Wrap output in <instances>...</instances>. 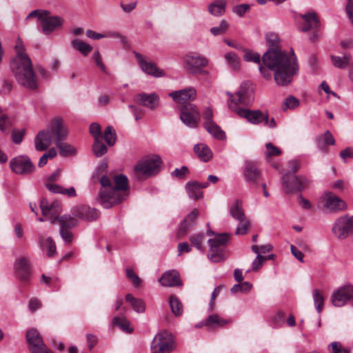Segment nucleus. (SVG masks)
<instances>
[{
	"instance_id": "35",
	"label": "nucleus",
	"mask_w": 353,
	"mask_h": 353,
	"mask_svg": "<svg viewBox=\"0 0 353 353\" xmlns=\"http://www.w3.org/2000/svg\"><path fill=\"white\" fill-rule=\"evenodd\" d=\"M46 186L49 191L53 193L65 194L68 196H74L76 195V191L73 187L66 189L52 183H46Z\"/></svg>"
},
{
	"instance_id": "12",
	"label": "nucleus",
	"mask_w": 353,
	"mask_h": 353,
	"mask_svg": "<svg viewBox=\"0 0 353 353\" xmlns=\"http://www.w3.org/2000/svg\"><path fill=\"white\" fill-rule=\"evenodd\" d=\"M332 232L340 239H344L353 233V215L338 218L333 225Z\"/></svg>"
},
{
	"instance_id": "45",
	"label": "nucleus",
	"mask_w": 353,
	"mask_h": 353,
	"mask_svg": "<svg viewBox=\"0 0 353 353\" xmlns=\"http://www.w3.org/2000/svg\"><path fill=\"white\" fill-rule=\"evenodd\" d=\"M57 145L59 149L60 154L63 157L74 155L77 152V150L75 148H74L72 145L67 143L63 142V141L57 143Z\"/></svg>"
},
{
	"instance_id": "53",
	"label": "nucleus",
	"mask_w": 353,
	"mask_h": 353,
	"mask_svg": "<svg viewBox=\"0 0 353 353\" xmlns=\"http://www.w3.org/2000/svg\"><path fill=\"white\" fill-rule=\"evenodd\" d=\"M228 28V23L225 20H222L219 26L210 28V32L214 36L223 34Z\"/></svg>"
},
{
	"instance_id": "51",
	"label": "nucleus",
	"mask_w": 353,
	"mask_h": 353,
	"mask_svg": "<svg viewBox=\"0 0 353 353\" xmlns=\"http://www.w3.org/2000/svg\"><path fill=\"white\" fill-rule=\"evenodd\" d=\"M327 350L330 353H350L349 348L344 347L340 342L334 341L327 346Z\"/></svg>"
},
{
	"instance_id": "17",
	"label": "nucleus",
	"mask_w": 353,
	"mask_h": 353,
	"mask_svg": "<svg viewBox=\"0 0 353 353\" xmlns=\"http://www.w3.org/2000/svg\"><path fill=\"white\" fill-rule=\"evenodd\" d=\"M26 339L32 353H52L48 349L37 330H28Z\"/></svg>"
},
{
	"instance_id": "25",
	"label": "nucleus",
	"mask_w": 353,
	"mask_h": 353,
	"mask_svg": "<svg viewBox=\"0 0 353 353\" xmlns=\"http://www.w3.org/2000/svg\"><path fill=\"white\" fill-rule=\"evenodd\" d=\"M243 176L247 183L256 184L261 177V171L256 165L251 161H246L243 168Z\"/></svg>"
},
{
	"instance_id": "23",
	"label": "nucleus",
	"mask_w": 353,
	"mask_h": 353,
	"mask_svg": "<svg viewBox=\"0 0 353 353\" xmlns=\"http://www.w3.org/2000/svg\"><path fill=\"white\" fill-rule=\"evenodd\" d=\"M169 97L178 103H187L188 101H193L196 97V91L194 88H187L169 93Z\"/></svg>"
},
{
	"instance_id": "63",
	"label": "nucleus",
	"mask_w": 353,
	"mask_h": 353,
	"mask_svg": "<svg viewBox=\"0 0 353 353\" xmlns=\"http://www.w3.org/2000/svg\"><path fill=\"white\" fill-rule=\"evenodd\" d=\"M12 89V83L10 81L3 79L2 81V87L0 89V94L1 95H6L9 94Z\"/></svg>"
},
{
	"instance_id": "44",
	"label": "nucleus",
	"mask_w": 353,
	"mask_h": 353,
	"mask_svg": "<svg viewBox=\"0 0 353 353\" xmlns=\"http://www.w3.org/2000/svg\"><path fill=\"white\" fill-rule=\"evenodd\" d=\"M61 229H70L77 225V220L70 215L64 214L58 219Z\"/></svg>"
},
{
	"instance_id": "1",
	"label": "nucleus",
	"mask_w": 353,
	"mask_h": 353,
	"mask_svg": "<svg viewBox=\"0 0 353 353\" xmlns=\"http://www.w3.org/2000/svg\"><path fill=\"white\" fill-rule=\"evenodd\" d=\"M267 42L272 47L262 56L263 64L259 70L262 76L268 80L271 79L274 72V79L276 85L285 86L289 85L299 72L296 57L292 54L288 56L284 51L274 48L279 39L276 34L270 33L266 36Z\"/></svg>"
},
{
	"instance_id": "46",
	"label": "nucleus",
	"mask_w": 353,
	"mask_h": 353,
	"mask_svg": "<svg viewBox=\"0 0 353 353\" xmlns=\"http://www.w3.org/2000/svg\"><path fill=\"white\" fill-rule=\"evenodd\" d=\"M92 151L97 157H101L107 152L108 148L103 143L102 139H94L92 145Z\"/></svg>"
},
{
	"instance_id": "29",
	"label": "nucleus",
	"mask_w": 353,
	"mask_h": 353,
	"mask_svg": "<svg viewBox=\"0 0 353 353\" xmlns=\"http://www.w3.org/2000/svg\"><path fill=\"white\" fill-rule=\"evenodd\" d=\"M199 214V210L194 208L188 214L186 215L179 228L178 235L180 237L186 235L189 229L194 225V222Z\"/></svg>"
},
{
	"instance_id": "24",
	"label": "nucleus",
	"mask_w": 353,
	"mask_h": 353,
	"mask_svg": "<svg viewBox=\"0 0 353 353\" xmlns=\"http://www.w3.org/2000/svg\"><path fill=\"white\" fill-rule=\"evenodd\" d=\"M17 276L22 281H26L30 276V263L25 257L18 258L14 265Z\"/></svg>"
},
{
	"instance_id": "52",
	"label": "nucleus",
	"mask_w": 353,
	"mask_h": 353,
	"mask_svg": "<svg viewBox=\"0 0 353 353\" xmlns=\"http://www.w3.org/2000/svg\"><path fill=\"white\" fill-rule=\"evenodd\" d=\"M252 284L250 282L245 281L233 285L232 288H231V292L232 293H237L239 292L245 293L249 292L252 289Z\"/></svg>"
},
{
	"instance_id": "20",
	"label": "nucleus",
	"mask_w": 353,
	"mask_h": 353,
	"mask_svg": "<svg viewBox=\"0 0 353 353\" xmlns=\"http://www.w3.org/2000/svg\"><path fill=\"white\" fill-rule=\"evenodd\" d=\"M138 64L143 72L148 75H151L155 77H161L164 75L163 70H160L156 64L152 62L148 61L145 57L140 53L134 51L133 52Z\"/></svg>"
},
{
	"instance_id": "18",
	"label": "nucleus",
	"mask_w": 353,
	"mask_h": 353,
	"mask_svg": "<svg viewBox=\"0 0 353 353\" xmlns=\"http://www.w3.org/2000/svg\"><path fill=\"white\" fill-rule=\"evenodd\" d=\"M40 208L42 214L46 217L52 223H55L59 219V214L61 212L60 203L54 201L49 203L46 199H42L40 202Z\"/></svg>"
},
{
	"instance_id": "15",
	"label": "nucleus",
	"mask_w": 353,
	"mask_h": 353,
	"mask_svg": "<svg viewBox=\"0 0 353 353\" xmlns=\"http://www.w3.org/2000/svg\"><path fill=\"white\" fill-rule=\"evenodd\" d=\"M11 170L18 174H29L35 170V165L26 155H19L10 161Z\"/></svg>"
},
{
	"instance_id": "50",
	"label": "nucleus",
	"mask_w": 353,
	"mask_h": 353,
	"mask_svg": "<svg viewBox=\"0 0 353 353\" xmlns=\"http://www.w3.org/2000/svg\"><path fill=\"white\" fill-rule=\"evenodd\" d=\"M239 222L235 230L236 235H244L247 233L249 228L250 227V221L247 218H243L242 220H238Z\"/></svg>"
},
{
	"instance_id": "22",
	"label": "nucleus",
	"mask_w": 353,
	"mask_h": 353,
	"mask_svg": "<svg viewBox=\"0 0 353 353\" xmlns=\"http://www.w3.org/2000/svg\"><path fill=\"white\" fill-rule=\"evenodd\" d=\"M134 101L137 104L150 110H154L159 106V97L155 93L141 92L137 94L134 97Z\"/></svg>"
},
{
	"instance_id": "33",
	"label": "nucleus",
	"mask_w": 353,
	"mask_h": 353,
	"mask_svg": "<svg viewBox=\"0 0 353 353\" xmlns=\"http://www.w3.org/2000/svg\"><path fill=\"white\" fill-rule=\"evenodd\" d=\"M229 213L236 221L242 220V219L246 217L243 208V203L239 199L235 200L232 203L229 210Z\"/></svg>"
},
{
	"instance_id": "10",
	"label": "nucleus",
	"mask_w": 353,
	"mask_h": 353,
	"mask_svg": "<svg viewBox=\"0 0 353 353\" xmlns=\"http://www.w3.org/2000/svg\"><path fill=\"white\" fill-rule=\"evenodd\" d=\"M208 60L203 56L195 52H190L184 57V67L189 74L200 73L202 68L208 65Z\"/></svg>"
},
{
	"instance_id": "4",
	"label": "nucleus",
	"mask_w": 353,
	"mask_h": 353,
	"mask_svg": "<svg viewBox=\"0 0 353 353\" xmlns=\"http://www.w3.org/2000/svg\"><path fill=\"white\" fill-rule=\"evenodd\" d=\"M229 239L230 235L223 233L215 234L214 238L208 241L210 247L208 257L212 262H222L228 257L225 246Z\"/></svg>"
},
{
	"instance_id": "13",
	"label": "nucleus",
	"mask_w": 353,
	"mask_h": 353,
	"mask_svg": "<svg viewBox=\"0 0 353 353\" xmlns=\"http://www.w3.org/2000/svg\"><path fill=\"white\" fill-rule=\"evenodd\" d=\"M331 301L335 307H343L346 304L353 305V285H346L338 288L332 294Z\"/></svg>"
},
{
	"instance_id": "37",
	"label": "nucleus",
	"mask_w": 353,
	"mask_h": 353,
	"mask_svg": "<svg viewBox=\"0 0 353 353\" xmlns=\"http://www.w3.org/2000/svg\"><path fill=\"white\" fill-rule=\"evenodd\" d=\"M332 64L340 69H344L347 67L351 60L350 54H345L343 57L331 55Z\"/></svg>"
},
{
	"instance_id": "56",
	"label": "nucleus",
	"mask_w": 353,
	"mask_h": 353,
	"mask_svg": "<svg viewBox=\"0 0 353 353\" xmlns=\"http://www.w3.org/2000/svg\"><path fill=\"white\" fill-rule=\"evenodd\" d=\"M267 151L265 152L266 159H269L273 156H279L281 154L280 148L273 145L271 143H268L265 145Z\"/></svg>"
},
{
	"instance_id": "54",
	"label": "nucleus",
	"mask_w": 353,
	"mask_h": 353,
	"mask_svg": "<svg viewBox=\"0 0 353 353\" xmlns=\"http://www.w3.org/2000/svg\"><path fill=\"white\" fill-rule=\"evenodd\" d=\"M92 60L96 65L104 73H107V68L103 62L102 57L99 50H95L92 54Z\"/></svg>"
},
{
	"instance_id": "3",
	"label": "nucleus",
	"mask_w": 353,
	"mask_h": 353,
	"mask_svg": "<svg viewBox=\"0 0 353 353\" xmlns=\"http://www.w3.org/2000/svg\"><path fill=\"white\" fill-rule=\"evenodd\" d=\"M102 189L99 201L105 208H110L125 200L128 195V180L125 175H116L112 180L105 175L100 180Z\"/></svg>"
},
{
	"instance_id": "49",
	"label": "nucleus",
	"mask_w": 353,
	"mask_h": 353,
	"mask_svg": "<svg viewBox=\"0 0 353 353\" xmlns=\"http://www.w3.org/2000/svg\"><path fill=\"white\" fill-rule=\"evenodd\" d=\"M313 298L315 307L318 313H321L324 305V298L318 289L313 290Z\"/></svg>"
},
{
	"instance_id": "26",
	"label": "nucleus",
	"mask_w": 353,
	"mask_h": 353,
	"mask_svg": "<svg viewBox=\"0 0 353 353\" xmlns=\"http://www.w3.org/2000/svg\"><path fill=\"white\" fill-rule=\"evenodd\" d=\"M52 137L49 129L41 130L34 138V147L37 151H44L51 145Z\"/></svg>"
},
{
	"instance_id": "61",
	"label": "nucleus",
	"mask_w": 353,
	"mask_h": 353,
	"mask_svg": "<svg viewBox=\"0 0 353 353\" xmlns=\"http://www.w3.org/2000/svg\"><path fill=\"white\" fill-rule=\"evenodd\" d=\"M243 59L246 61H253L256 63H260L261 61V57L259 54L250 51L245 52L243 55Z\"/></svg>"
},
{
	"instance_id": "9",
	"label": "nucleus",
	"mask_w": 353,
	"mask_h": 353,
	"mask_svg": "<svg viewBox=\"0 0 353 353\" xmlns=\"http://www.w3.org/2000/svg\"><path fill=\"white\" fill-rule=\"evenodd\" d=\"M323 208L327 212L336 213L347 208L346 202L330 191L325 192L320 197Z\"/></svg>"
},
{
	"instance_id": "30",
	"label": "nucleus",
	"mask_w": 353,
	"mask_h": 353,
	"mask_svg": "<svg viewBox=\"0 0 353 353\" xmlns=\"http://www.w3.org/2000/svg\"><path fill=\"white\" fill-rule=\"evenodd\" d=\"M208 185V183H199L196 181L188 182L186 184V190L188 193L189 196L196 201L203 197L202 188H207Z\"/></svg>"
},
{
	"instance_id": "7",
	"label": "nucleus",
	"mask_w": 353,
	"mask_h": 353,
	"mask_svg": "<svg viewBox=\"0 0 353 353\" xmlns=\"http://www.w3.org/2000/svg\"><path fill=\"white\" fill-rule=\"evenodd\" d=\"M173 336L166 330L159 332L151 343L152 353H170L173 349Z\"/></svg>"
},
{
	"instance_id": "5",
	"label": "nucleus",
	"mask_w": 353,
	"mask_h": 353,
	"mask_svg": "<svg viewBox=\"0 0 353 353\" xmlns=\"http://www.w3.org/2000/svg\"><path fill=\"white\" fill-rule=\"evenodd\" d=\"M161 164L162 161L159 155H151L139 161L134 170L137 176L149 177L159 172Z\"/></svg>"
},
{
	"instance_id": "6",
	"label": "nucleus",
	"mask_w": 353,
	"mask_h": 353,
	"mask_svg": "<svg viewBox=\"0 0 353 353\" xmlns=\"http://www.w3.org/2000/svg\"><path fill=\"white\" fill-rule=\"evenodd\" d=\"M228 107L230 110L236 112L240 117L245 118L252 124L258 125L263 121L265 124L268 123V114H264L261 110H250L237 108V103L234 99L229 102Z\"/></svg>"
},
{
	"instance_id": "59",
	"label": "nucleus",
	"mask_w": 353,
	"mask_h": 353,
	"mask_svg": "<svg viewBox=\"0 0 353 353\" xmlns=\"http://www.w3.org/2000/svg\"><path fill=\"white\" fill-rule=\"evenodd\" d=\"M90 132L94 139H103V134L100 125L97 123H92L90 126Z\"/></svg>"
},
{
	"instance_id": "32",
	"label": "nucleus",
	"mask_w": 353,
	"mask_h": 353,
	"mask_svg": "<svg viewBox=\"0 0 353 353\" xmlns=\"http://www.w3.org/2000/svg\"><path fill=\"white\" fill-rule=\"evenodd\" d=\"M194 151L203 162H208L212 158V152L210 148L204 143L196 144L194 147Z\"/></svg>"
},
{
	"instance_id": "62",
	"label": "nucleus",
	"mask_w": 353,
	"mask_h": 353,
	"mask_svg": "<svg viewBox=\"0 0 353 353\" xmlns=\"http://www.w3.org/2000/svg\"><path fill=\"white\" fill-rule=\"evenodd\" d=\"M249 10L248 4H241L233 8V12L239 17H243Z\"/></svg>"
},
{
	"instance_id": "14",
	"label": "nucleus",
	"mask_w": 353,
	"mask_h": 353,
	"mask_svg": "<svg viewBox=\"0 0 353 353\" xmlns=\"http://www.w3.org/2000/svg\"><path fill=\"white\" fill-rule=\"evenodd\" d=\"M227 95L229 96L230 99L228 103L234 99V101L239 103H241L245 105L251 104L254 100V89L251 83L248 82H243L241 84L239 90L236 93V99L234 98L233 94L230 92H227Z\"/></svg>"
},
{
	"instance_id": "47",
	"label": "nucleus",
	"mask_w": 353,
	"mask_h": 353,
	"mask_svg": "<svg viewBox=\"0 0 353 353\" xmlns=\"http://www.w3.org/2000/svg\"><path fill=\"white\" fill-rule=\"evenodd\" d=\"M103 137L109 146H112L117 139L116 132L112 126L109 125L106 127Z\"/></svg>"
},
{
	"instance_id": "60",
	"label": "nucleus",
	"mask_w": 353,
	"mask_h": 353,
	"mask_svg": "<svg viewBox=\"0 0 353 353\" xmlns=\"http://www.w3.org/2000/svg\"><path fill=\"white\" fill-rule=\"evenodd\" d=\"M25 134V130H13L11 137L12 141L16 144L21 143Z\"/></svg>"
},
{
	"instance_id": "43",
	"label": "nucleus",
	"mask_w": 353,
	"mask_h": 353,
	"mask_svg": "<svg viewBox=\"0 0 353 353\" xmlns=\"http://www.w3.org/2000/svg\"><path fill=\"white\" fill-rule=\"evenodd\" d=\"M74 48L79 51L84 56H87L92 50V46L79 39H74L72 41Z\"/></svg>"
},
{
	"instance_id": "64",
	"label": "nucleus",
	"mask_w": 353,
	"mask_h": 353,
	"mask_svg": "<svg viewBox=\"0 0 353 353\" xmlns=\"http://www.w3.org/2000/svg\"><path fill=\"white\" fill-rule=\"evenodd\" d=\"M267 260V259L260 254H258L256 259L252 262V270L253 271H257L261 266L262 265V263Z\"/></svg>"
},
{
	"instance_id": "16",
	"label": "nucleus",
	"mask_w": 353,
	"mask_h": 353,
	"mask_svg": "<svg viewBox=\"0 0 353 353\" xmlns=\"http://www.w3.org/2000/svg\"><path fill=\"white\" fill-rule=\"evenodd\" d=\"M41 22L39 23V28H41L43 33L46 35L51 34L56 29L59 28L63 23V19L59 16H52L47 10L44 16H41Z\"/></svg>"
},
{
	"instance_id": "57",
	"label": "nucleus",
	"mask_w": 353,
	"mask_h": 353,
	"mask_svg": "<svg viewBox=\"0 0 353 353\" xmlns=\"http://www.w3.org/2000/svg\"><path fill=\"white\" fill-rule=\"evenodd\" d=\"M10 125L11 122L8 117L6 114H2L0 117V131L2 133L8 134Z\"/></svg>"
},
{
	"instance_id": "36",
	"label": "nucleus",
	"mask_w": 353,
	"mask_h": 353,
	"mask_svg": "<svg viewBox=\"0 0 353 353\" xmlns=\"http://www.w3.org/2000/svg\"><path fill=\"white\" fill-rule=\"evenodd\" d=\"M39 244L42 249L46 246L48 257H52L56 254V245L51 237H48L46 241H44V238L43 236H40L39 238Z\"/></svg>"
},
{
	"instance_id": "21",
	"label": "nucleus",
	"mask_w": 353,
	"mask_h": 353,
	"mask_svg": "<svg viewBox=\"0 0 353 353\" xmlns=\"http://www.w3.org/2000/svg\"><path fill=\"white\" fill-rule=\"evenodd\" d=\"M72 214L75 217L88 221H94L99 216V212L97 210L88 205H79L73 208Z\"/></svg>"
},
{
	"instance_id": "11",
	"label": "nucleus",
	"mask_w": 353,
	"mask_h": 353,
	"mask_svg": "<svg viewBox=\"0 0 353 353\" xmlns=\"http://www.w3.org/2000/svg\"><path fill=\"white\" fill-rule=\"evenodd\" d=\"M307 182L305 178L290 173H286L281 178L282 188L288 194L301 192Z\"/></svg>"
},
{
	"instance_id": "31",
	"label": "nucleus",
	"mask_w": 353,
	"mask_h": 353,
	"mask_svg": "<svg viewBox=\"0 0 353 353\" xmlns=\"http://www.w3.org/2000/svg\"><path fill=\"white\" fill-rule=\"evenodd\" d=\"M159 282L163 286L173 287L182 285L179 274L176 271H168L163 274L159 279Z\"/></svg>"
},
{
	"instance_id": "8",
	"label": "nucleus",
	"mask_w": 353,
	"mask_h": 353,
	"mask_svg": "<svg viewBox=\"0 0 353 353\" xmlns=\"http://www.w3.org/2000/svg\"><path fill=\"white\" fill-rule=\"evenodd\" d=\"M180 119L188 127L196 128L201 120L198 108L192 103L183 104L180 108Z\"/></svg>"
},
{
	"instance_id": "2",
	"label": "nucleus",
	"mask_w": 353,
	"mask_h": 353,
	"mask_svg": "<svg viewBox=\"0 0 353 353\" xmlns=\"http://www.w3.org/2000/svg\"><path fill=\"white\" fill-rule=\"evenodd\" d=\"M14 50L16 55L12 59L10 66L17 81L29 90H36L37 81L33 71L32 63L19 37L16 41Z\"/></svg>"
},
{
	"instance_id": "41",
	"label": "nucleus",
	"mask_w": 353,
	"mask_h": 353,
	"mask_svg": "<svg viewBox=\"0 0 353 353\" xmlns=\"http://www.w3.org/2000/svg\"><path fill=\"white\" fill-rule=\"evenodd\" d=\"M169 303L172 314L176 316H180L183 314V305L175 295L170 296Z\"/></svg>"
},
{
	"instance_id": "38",
	"label": "nucleus",
	"mask_w": 353,
	"mask_h": 353,
	"mask_svg": "<svg viewBox=\"0 0 353 353\" xmlns=\"http://www.w3.org/2000/svg\"><path fill=\"white\" fill-rule=\"evenodd\" d=\"M205 239V234L202 232L192 234L189 237L192 245L194 246L198 250L202 252L205 251L203 246Z\"/></svg>"
},
{
	"instance_id": "34",
	"label": "nucleus",
	"mask_w": 353,
	"mask_h": 353,
	"mask_svg": "<svg viewBox=\"0 0 353 353\" xmlns=\"http://www.w3.org/2000/svg\"><path fill=\"white\" fill-rule=\"evenodd\" d=\"M203 126L205 130L214 138L219 140H223L225 138V132L214 121L212 123H204Z\"/></svg>"
},
{
	"instance_id": "28",
	"label": "nucleus",
	"mask_w": 353,
	"mask_h": 353,
	"mask_svg": "<svg viewBox=\"0 0 353 353\" xmlns=\"http://www.w3.org/2000/svg\"><path fill=\"white\" fill-rule=\"evenodd\" d=\"M50 131L53 134L57 143L65 140L68 136V130L64 126L62 119L59 117L52 121Z\"/></svg>"
},
{
	"instance_id": "58",
	"label": "nucleus",
	"mask_w": 353,
	"mask_h": 353,
	"mask_svg": "<svg viewBox=\"0 0 353 353\" xmlns=\"http://www.w3.org/2000/svg\"><path fill=\"white\" fill-rule=\"evenodd\" d=\"M189 174V170L187 166H182L181 168H176L173 172H171V175L173 177L179 179H183Z\"/></svg>"
},
{
	"instance_id": "27",
	"label": "nucleus",
	"mask_w": 353,
	"mask_h": 353,
	"mask_svg": "<svg viewBox=\"0 0 353 353\" xmlns=\"http://www.w3.org/2000/svg\"><path fill=\"white\" fill-rule=\"evenodd\" d=\"M232 323V320L224 319L216 314L209 315L203 324L205 325L206 330L213 331L218 328L223 327Z\"/></svg>"
},
{
	"instance_id": "55",
	"label": "nucleus",
	"mask_w": 353,
	"mask_h": 353,
	"mask_svg": "<svg viewBox=\"0 0 353 353\" xmlns=\"http://www.w3.org/2000/svg\"><path fill=\"white\" fill-rule=\"evenodd\" d=\"M299 105V101L293 96H290L287 97L282 105L283 110H285L286 109H294L298 107Z\"/></svg>"
},
{
	"instance_id": "42",
	"label": "nucleus",
	"mask_w": 353,
	"mask_h": 353,
	"mask_svg": "<svg viewBox=\"0 0 353 353\" xmlns=\"http://www.w3.org/2000/svg\"><path fill=\"white\" fill-rule=\"evenodd\" d=\"M112 324L114 326L119 327L121 330L127 333H131L133 331V328L130 327V322L124 316H114Z\"/></svg>"
},
{
	"instance_id": "39",
	"label": "nucleus",
	"mask_w": 353,
	"mask_h": 353,
	"mask_svg": "<svg viewBox=\"0 0 353 353\" xmlns=\"http://www.w3.org/2000/svg\"><path fill=\"white\" fill-rule=\"evenodd\" d=\"M125 300L130 303L133 310L138 313H143L145 310L144 301L141 299L134 298L131 294H128Z\"/></svg>"
},
{
	"instance_id": "19",
	"label": "nucleus",
	"mask_w": 353,
	"mask_h": 353,
	"mask_svg": "<svg viewBox=\"0 0 353 353\" xmlns=\"http://www.w3.org/2000/svg\"><path fill=\"white\" fill-rule=\"evenodd\" d=\"M303 22L300 26V29L303 32H307L309 30H313V35L310 37V41H315L319 37L318 30L320 27L319 20L314 12H307L301 15Z\"/></svg>"
},
{
	"instance_id": "48",
	"label": "nucleus",
	"mask_w": 353,
	"mask_h": 353,
	"mask_svg": "<svg viewBox=\"0 0 353 353\" xmlns=\"http://www.w3.org/2000/svg\"><path fill=\"white\" fill-rule=\"evenodd\" d=\"M225 58L228 63V65L231 67V68L234 70H237L240 68V61L237 55L234 52H228L225 54Z\"/></svg>"
},
{
	"instance_id": "40",
	"label": "nucleus",
	"mask_w": 353,
	"mask_h": 353,
	"mask_svg": "<svg viewBox=\"0 0 353 353\" xmlns=\"http://www.w3.org/2000/svg\"><path fill=\"white\" fill-rule=\"evenodd\" d=\"M226 1L225 0H216L208 7L210 14L214 16L222 15L225 12Z\"/></svg>"
}]
</instances>
